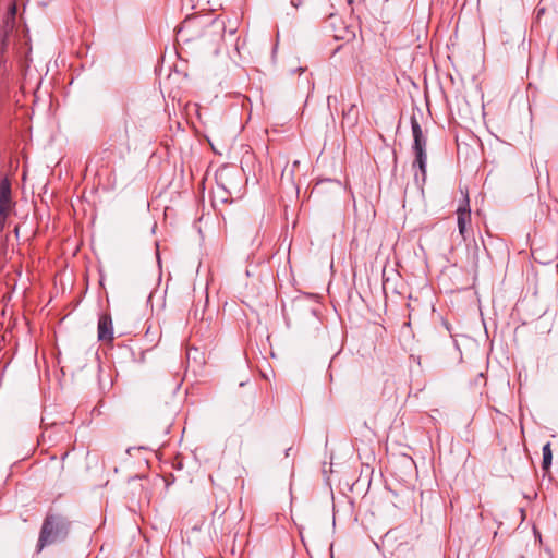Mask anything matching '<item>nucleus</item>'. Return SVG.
Returning a JSON list of instances; mask_svg holds the SVG:
<instances>
[{"mask_svg": "<svg viewBox=\"0 0 558 558\" xmlns=\"http://www.w3.org/2000/svg\"><path fill=\"white\" fill-rule=\"evenodd\" d=\"M313 0H291V4L296 9L302 5L311 4Z\"/></svg>", "mask_w": 558, "mask_h": 558, "instance_id": "nucleus-9", "label": "nucleus"}, {"mask_svg": "<svg viewBox=\"0 0 558 558\" xmlns=\"http://www.w3.org/2000/svg\"><path fill=\"white\" fill-rule=\"evenodd\" d=\"M70 529V522L59 513H48L43 522L37 551H41L46 546L63 541Z\"/></svg>", "mask_w": 558, "mask_h": 558, "instance_id": "nucleus-1", "label": "nucleus"}, {"mask_svg": "<svg viewBox=\"0 0 558 558\" xmlns=\"http://www.w3.org/2000/svg\"><path fill=\"white\" fill-rule=\"evenodd\" d=\"M457 225L459 229V233L462 239L465 241L471 236L470 226H471V209L469 204L468 195L464 197L463 204H461L457 210Z\"/></svg>", "mask_w": 558, "mask_h": 558, "instance_id": "nucleus-3", "label": "nucleus"}, {"mask_svg": "<svg viewBox=\"0 0 558 558\" xmlns=\"http://www.w3.org/2000/svg\"><path fill=\"white\" fill-rule=\"evenodd\" d=\"M519 558H525L524 556H520Z\"/></svg>", "mask_w": 558, "mask_h": 558, "instance_id": "nucleus-12", "label": "nucleus"}, {"mask_svg": "<svg viewBox=\"0 0 558 558\" xmlns=\"http://www.w3.org/2000/svg\"><path fill=\"white\" fill-rule=\"evenodd\" d=\"M343 120L348 121L351 125L357 122L359 112L355 104H352L348 109L343 110Z\"/></svg>", "mask_w": 558, "mask_h": 558, "instance_id": "nucleus-7", "label": "nucleus"}, {"mask_svg": "<svg viewBox=\"0 0 558 558\" xmlns=\"http://www.w3.org/2000/svg\"><path fill=\"white\" fill-rule=\"evenodd\" d=\"M11 182L8 178L0 180V209L11 211L13 208Z\"/></svg>", "mask_w": 558, "mask_h": 558, "instance_id": "nucleus-5", "label": "nucleus"}, {"mask_svg": "<svg viewBox=\"0 0 558 558\" xmlns=\"http://www.w3.org/2000/svg\"><path fill=\"white\" fill-rule=\"evenodd\" d=\"M508 43H509L508 37H505V41H504V44H508Z\"/></svg>", "mask_w": 558, "mask_h": 558, "instance_id": "nucleus-11", "label": "nucleus"}, {"mask_svg": "<svg viewBox=\"0 0 558 558\" xmlns=\"http://www.w3.org/2000/svg\"><path fill=\"white\" fill-rule=\"evenodd\" d=\"M15 14H16V4L13 2L11 5H10V9H9V17L7 19L5 23L9 25L10 24V27L13 26V23H14V19H15Z\"/></svg>", "mask_w": 558, "mask_h": 558, "instance_id": "nucleus-8", "label": "nucleus"}, {"mask_svg": "<svg viewBox=\"0 0 558 558\" xmlns=\"http://www.w3.org/2000/svg\"><path fill=\"white\" fill-rule=\"evenodd\" d=\"M411 130L413 135L412 150L414 154L412 167L417 168L420 171V174L416 172L414 178L417 183L421 182V185H423L426 182L427 175V138L424 135L422 126L415 117L411 118Z\"/></svg>", "mask_w": 558, "mask_h": 558, "instance_id": "nucleus-2", "label": "nucleus"}, {"mask_svg": "<svg viewBox=\"0 0 558 558\" xmlns=\"http://www.w3.org/2000/svg\"><path fill=\"white\" fill-rule=\"evenodd\" d=\"M98 340L111 342L113 340V326L110 315L102 314L98 320Z\"/></svg>", "mask_w": 558, "mask_h": 558, "instance_id": "nucleus-4", "label": "nucleus"}, {"mask_svg": "<svg viewBox=\"0 0 558 558\" xmlns=\"http://www.w3.org/2000/svg\"><path fill=\"white\" fill-rule=\"evenodd\" d=\"M542 453H543L542 469L545 472H547L551 465V460H553V451H551L550 442H547L546 445L543 446Z\"/></svg>", "mask_w": 558, "mask_h": 558, "instance_id": "nucleus-6", "label": "nucleus"}, {"mask_svg": "<svg viewBox=\"0 0 558 558\" xmlns=\"http://www.w3.org/2000/svg\"><path fill=\"white\" fill-rule=\"evenodd\" d=\"M508 43H509L508 37H505V41H504V44H508Z\"/></svg>", "mask_w": 558, "mask_h": 558, "instance_id": "nucleus-10", "label": "nucleus"}]
</instances>
